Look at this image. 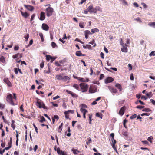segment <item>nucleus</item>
I'll list each match as a JSON object with an SVG mask.
<instances>
[{"label":"nucleus","instance_id":"nucleus-1","mask_svg":"<svg viewBox=\"0 0 155 155\" xmlns=\"http://www.w3.org/2000/svg\"><path fill=\"white\" fill-rule=\"evenodd\" d=\"M13 94L14 96L13 97H12L11 94L7 95L6 97V100L10 104L14 106L15 104L14 102L13 99H14L15 100H16L17 97L15 93H14Z\"/></svg>","mask_w":155,"mask_h":155},{"label":"nucleus","instance_id":"nucleus-8","mask_svg":"<svg viewBox=\"0 0 155 155\" xmlns=\"http://www.w3.org/2000/svg\"><path fill=\"white\" fill-rule=\"evenodd\" d=\"M114 81V79L111 77H108L106 78L104 81L105 83L106 84L111 83Z\"/></svg>","mask_w":155,"mask_h":155},{"label":"nucleus","instance_id":"nucleus-48","mask_svg":"<svg viewBox=\"0 0 155 155\" xmlns=\"http://www.w3.org/2000/svg\"><path fill=\"white\" fill-rule=\"evenodd\" d=\"M120 45H121V46H123L124 45V44L123 42L122 38H120Z\"/></svg>","mask_w":155,"mask_h":155},{"label":"nucleus","instance_id":"nucleus-10","mask_svg":"<svg viewBox=\"0 0 155 155\" xmlns=\"http://www.w3.org/2000/svg\"><path fill=\"white\" fill-rule=\"evenodd\" d=\"M66 92L68 94L71 95L73 97L76 98L78 97V96L74 93L72 92L68 91V90H66Z\"/></svg>","mask_w":155,"mask_h":155},{"label":"nucleus","instance_id":"nucleus-38","mask_svg":"<svg viewBox=\"0 0 155 155\" xmlns=\"http://www.w3.org/2000/svg\"><path fill=\"white\" fill-rule=\"evenodd\" d=\"M148 25L149 26H153L155 28V22H150Z\"/></svg>","mask_w":155,"mask_h":155},{"label":"nucleus","instance_id":"nucleus-30","mask_svg":"<svg viewBox=\"0 0 155 155\" xmlns=\"http://www.w3.org/2000/svg\"><path fill=\"white\" fill-rule=\"evenodd\" d=\"M51 45L52 47L53 48H55L56 47H57V48L58 47V46L56 44L55 42H51Z\"/></svg>","mask_w":155,"mask_h":155},{"label":"nucleus","instance_id":"nucleus-37","mask_svg":"<svg viewBox=\"0 0 155 155\" xmlns=\"http://www.w3.org/2000/svg\"><path fill=\"white\" fill-rule=\"evenodd\" d=\"M64 114L65 115V117L67 119H69V114L68 113V112H64Z\"/></svg>","mask_w":155,"mask_h":155},{"label":"nucleus","instance_id":"nucleus-34","mask_svg":"<svg viewBox=\"0 0 155 155\" xmlns=\"http://www.w3.org/2000/svg\"><path fill=\"white\" fill-rule=\"evenodd\" d=\"M72 151L73 152V153L75 155L77 154L78 153H76L77 152L78 153H79L80 151L77 150V149H72Z\"/></svg>","mask_w":155,"mask_h":155},{"label":"nucleus","instance_id":"nucleus-50","mask_svg":"<svg viewBox=\"0 0 155 155\" xmlns=\"http://www.w3.org/2000/svg\"><path fill=\"white\" fill-rule=\"evenodd\" d=\"M150 56H155V53L154 51H152L149 54Z\"/></svg>","mask_w":155,"mask_h":155},{"label":"nucleus","instance_id":"nucleus-33","mask_svg":"<svg viewBox=\"0 0 155 155\" xmlns=\"http://www.w3.org/2000/svg\"><path fill=\"white\" fill-rule=\"evenodd\" d=\"M2 143L1 146L2 147H5V140L2 139L1 140Z\"/></svg>","mask_w":155,"mask_h":155},{"label":"nucleus","instance_id":"nucleus-19","mask_svg":"<svg viewBox=\"0 0 155 155\" xmlns=\"http://www.w3.org/2000/svg\"><path fill=\"white\" fill-rule=\"evenodd\" d=\"M63 74H60L57 75L56 76L55 78L59 80H62L63 76H62Z\"/></svg>","mask_w":155,"mask_h":155},{"label":"nucleus","instance_id":"nucleus-15","mask_svg":"<svg viewBox=\"0 0 155 155\" xmlns=\"http://www.w3.org/2000/svg\"><path fill=\"white\" fill-rule=\"evenodd\" d=\"M42 28L44 30L47 31L49 30V27L47 24L45 23H43L42 25Z\"/></svg>","mask_w":155,"mask_h":155},{"label":"nucleus","instance_id":"nucleus-14","mask_svg":"<svg viewBox=\"0 0 155 155\" xmlns=\"http://www.w3.org/2000/svg\"><path fill=\"white\" fill-rule=\"evenodd\" d=\"M122 48H121V51L122 52L126 53L128 51V49L127 47H126L127 46V45L125 44L123 46H122Z\"/></svg>","mask_w":155,"mask_h":155},{"label":"nucleus","instance_id":"nucleus-28","mask_svg":"<svg viewBox=\"0 0 155 155\" xmlns=\"http://www.w3.org/2000/svg\"><path fill=\"white\" fill-rule=\"evenodd\" d=\"M143 111H145L147 112H151V110L148 108H144V109L142 110Z\"/></svg>","mask_w":155,"mask_h":155},{"label":"nucleus","instance_id":"nucleus-59","mask_svg":"<svg viewBox=\"0 0 155 155\" xmlns=\"http://www.w3.org/2000/svg\"><path fill=\"white\" fill-rule=\"evenodd\" d=\"M141 142H142V143L144 144H149V142L147 141H141Z\"/></svg>","mask_w":155,"mask_h":155},{"label":"nucleus","instance_id":"nucleus-43","mask_svg":"<svg viewBox=\"0 0 155 155\" xmlns=\"http://www.w3.org/2000/svg\"><path fill=\"white\" fill-rule=\"evenodd\" d=\"M5 107V104L0 103V108L1 109H4Z\"/></svg>","mask_w":155,"mask_h":155},{"label":"nucleus","instance_id":"nucleus-41","mask_svg":"<svg viewBox=\"0 0 155 155\" xmlns=\"http://www.w3.org/2000/svg\"><path fill=\"white\" fill-rule=\"evenodd\" d=\"M45 119L43 116H41V120L40 121V122L41 123H42L44 121H45Z\"/></svg>","mask_w":155,"mask_h":155},{"label":"nucleus","instance_id":"nucleus-54","mask_svg":"<svg viewBox=\"0 0 155 155\" xmlns=\"http://www.w3.org/2000/svg\"><path fill=\"white\" fill-rule=\"evenodd\" d=\"M153 139V137L152 136H151L150 137H149L148 138L147 140L149 141L150 143H152V140Z\"/></svg>","mask_w":155,"mask_h":155},{"label":"nucleus","instance_id":"nucleus-61","mask_svg":"<svg viewBox=\"0 0 155 155\" xmlns=\"http://www.w3.org/2000/svg\"><path fill=\"white\" fill-rule=\"evenodd\" d=\"M66 112H68V113L69 114V113H71V114H73L74 113V111L73 110H69L68 111H66Z\"/></svg>","mask_w":155,"mask_h":155},{"label":"nucleus","instance_id":"nucleus-17","mask_svg":"<svg viewBox=\"0 0 155 155\" xmlns=\"http://www.w3.org/2000/svg\"><path fill=\"white\" fill-rule=\"evenodd\" d=\"M20 12L22 16L25 18H27L29 16V14L27 12H24L21 11Z\"/></svg>","mask_w":155,"mask_h":155},{"label":"nucleus","instance_id":"nucleus-55","mask_svg":"<svg viewBox=\"0 0 155 155\" xmlns=\"http://www.w3.org/2000/svg\"><path fill=\"white\" fill-rule=\"evenodd\" d=\"M92 115H89V123L91 124L92 121Z\"/></svg>","mask_w":155,"mask_h":155},{"label":"nucleus","instance_id":"nucleus-5","mask_svg":"<svg viewBox=\"0 0 155 155\" xmlns=\"http://www.w3.org/2000/svg\"><path fill=\"white\" fill-rule=\"evenodd\" d=\"M97 88L95 85H91L89 90V92L90 93H94L97 91Z\"/></svg>","mask_w":155,"mask_h":155},{"label":"nucleus","instance_id":"nucleus-31","mask_svg":"<svg viewBox=\"0 0 155 155\" xmlns=\"http://www.w3.org/2000/svg\"><path fill=\"white\" fill-rule=\"evenodd\" d=\"M85 23L84 22L80 23H79V26L81 28H83L84 26L85 25Z\"/></svg>","mask_w":155,"mask_h":155},{"label":"nucleus","instance_id":"nucleus-23","mask_svg":"<svg viewBox=\"0 0 155 155\" xmlns=\"http://www.w3.org/2000/svg\"><path fill=\"white\" fill-rule=\"evenodd\" d=\"M80 110L81 112L83 113V115H85L88 112V111L85 109L81 108Z\"/></svg>","mask_w":155,"mask_h":155},{"label":"nucleus","instance_id":"nucleus-21","mask_svg":"<svg viewBox=\"0 0 155 155\" xmlns=\"http://www.w3.org/2000/svg\"><path fill=\"white\" fill-rule=\"evenodd\" d=\"M0 62H2L4 64H5V59L3 56H2L0 58Z\"/></svg>","mask_w":155,"mask_h":155},{"label":"nucleus","instance_id":"nucleus-20","mask_svg":"<svg viewBox=\"0 0 155 155\" xmlns=\"http://www.w3.org/2000/svg\"><path fill=\"white\" fill-rule=\"evenodd\" d=\"M79 81L82 82H88L89 81V80L88 78H86L85 79L83 78H81L80 77Z\"/></svg>","mask_w":155,"mask_h":155},{"label":"nucleus","instance_id":"nucleus-24","mask_svg":"<svg viewBox=\"0 0 155 155\" xmlns=\"http://www.w3.org/2000/svg\"><path fill=\"white\" fill-rule=\"evenodd\" d=\"M115 87L119 90V91H121L122 90L121 86L119 84L117 83L115 84Z\"/></svg>","mask_w":155,"mask_h":155},{"label":"nucleus","instance_id":"nucleus-4","mask_svg":"<svg viewBox=\"0 0 155 155\" xmlns=\"http://www.w3.org/2000/svg\"><path fill=\"white\" fill-rule=\"evenodd\" d=\"M80 87L82 90V92H86L88 90V85L84 83H81L79 84Z\"/></svg>","mask_w":155,"mask_h":155},{"label":"nucleus","instance_id":"nucleus-7","mask_svg":"<svg viewBox=\"0 0 155 155\" xmlns=\"http://www.w3.org/2000/svg\"><path fill=\"white\" fill-rule=\"evenodd\" d=\"M87 9L88 11L90 13H96V10L93 8L92 5H90Z\"/></svg>","mask_w":155,"mask_h":155},{"label":"nucleus","instance_id":"nucleus-40","mask_svg":"<svg viewBox=\"0 0 155 155\" xmlns=\"http://www.w3.org/2000/svg\"><path fill=\"white\" fill-rule=\"evenodd\" d=\"M80 107H81V108H82L84 109V108H87V106L84 104H82L81 105H80Z\"/></svg>","mask_w":155,"mask_h":155},{"label":"nucleus","instance_id":"nucleus-25","mask_svg":"<svg viewBox=\"0 0 155 155\" xmlns=\"http://www.w3.org/2000/svg\"><path fill=\"white\" fill-rule=\"evenodd\" d=\"M70 79V78L66 76H63L62 80H63L64 82H66L68 80H69Z\"/></svg>","mask_w":155,"mask_h":155},{"label":"nucleus","instance_id":"nucleus-51","mask_svg":"<svg viewBox=\"0 0 155 155\" xmlns=\"http://www.w3.org/2000/svg\"><path fill=\"white\" fill-rule=\"evenodd\" d=\"M146 95L147 97H148L149 98H150L152 96L151 92H150L149 93H147Z\"/></svg>","mask_w":155,"mask_h":155},{"label":"nucleus","instance_id":"nucleus-47","mask_svg":"<svg viewBox=\"0 0 155 155\" xmlns=\"http://www.w3.org/2000/svg\"><path fill=\"white\" fill-rule=\"evenodd\" d=\"M19 53H17L15 55H13L12 57L14 59H15L17 58L19 56Z\"/></svg>","mask_w":155,"mask_h":155},{"label":"nucleus","instance_id":"nucleus-52","mask_svg":"<svg viewBox=\"0 0 155 155\" xmlns=\"http://www.w3.org/2000/svg\"><path fill=\"white\" fill-rule=\"evenodd\" d=\"M149 115H150V114H149L147 113H143L142 114H141V115L142 116H144V115L148 116H149Z\"/></svg>","mask_w":155,"mask_h":155},{"label":"nucleus","instance_id":"nucleus-3","mask_svg":"<svg viewBox=\"0 0 155 155\" xmlns=\"http://www.w3.org/2000/svg\"><path fill=\"white\" fill-rule=\"evenodd\" d=\"M110 140H111L110 143L113 148L114 149L115 152L117 153H118L117 148L115 146V144L116 143V140L114 139V136H111L110 139Z\"/></svg>","mask_w":155,"mask_h":155},{"label":"nucleus","instance_id":"nucleus-12","mask_svg":"<svg viewBox=\"0 0 155 155\" xmlns=\"http://www.w3.org/2000/svg\"><path fill=\"white\" fill-rule=\"evenodd\" d=\"M108 88L112 93H116L117 91V89L111 86H108Z\"/></svg>","mask_w":155,"mask_h":155},{"label":"nucleus","instance_id":"nucleus-57","mask_svg":"<svg viewBox=\"0 0 155 155\" xmlns=\"http://www.w3.org/2000/svg\"><path fill=\"white\" fill-rule=\"evenodd\" d=\"M85 32V34L88 35V34H91V33L90 31L88 30H86L84 31Z\"/></svg>","mask_w":155,"mask_h":155},{"label":"nucleus","instance_id":"nucleus-18","mask_svg":"<svg viewBox=\"0 0 155 155\" xmlns=\"http://www.w3.org/2000/svg\"><path fill=\"white\" fill-rule=\"evenodd\" d=\"M55 151L57 152V153L59 155H61V152H63L62 150H61L59 147L57 148L56 147H55L54 148Z\"/></svg>","mask_w":155,"mask_h":155},{"label":"nucleus","instance_id":"nucleus-2","mask_svg":"<svg viewBox=\"0 0 155 155\" xmlns=\"http://www.w3.org/2000/svg\"><path fill=\"white\" fill-rule=\"evenodd\" d=\"M36 103V105L38 106L39 108H43L47 110H48L49 109V107L46 106L43 102L39 99L37 100Z\"/></svg>","mask_w":155,"mask_h":155},{"label":"nucleus","instance_id":"nucleus-45","mask_svg":"<svg viewBox=\"0 0 155 155\" xmlns=\"http://www.w3.org/2000/svg\"><path fill=\"white\" fill-rule=\"evenodd\" d=\"M29 37V34H27V35L26 36H25L24 37V38L25 39V41H27L28 38Z\"/></svg>","mask_w":155,"mask_h":155},{"label":"nucleus","instance_id":"nucleus-49","mask_svg":"<svg viewBox=\"0 0 155 155\" xmlns=\"http://www.w3.org/2000/svg\"><path fill=\"white\" fill-rule=\"evenodd\" d=\"M134 20L137 21H139L140 22H142V21H141V20L140 18L139 17H137L136 18H135L134 19Z\"/></svg>","mask_w":155,"mask_h":155},{"label":"nucleus","instance_id":"nucleus-60","mask_svg":"<svg viewBox=\"0 0 155 155\" xmlns=\"http://www.w3.org/2000/svg\"><path fill=\"white\" fill-rule=\"evenodd\" d=\"M38 146L37 145H36L35 146L34 148V150L35 152H36V150L38 149Z\"/></svg>","mask_w":155,"mask_h":155},{"label":"nucleus","instance_id":"nucleus-53","mask_svg":"<svg viewBox=\"0 0 155 155\" xmlns=\"http://www.w3.org/2000/svg\"><path fill=\"white\" fill-rule=\"evenodd\" d=\"M35 14H33L31 16V21L34 20L35 17Z\"/></svg>","mask_w":155,"mask_h":155},{"label":"nucleus","instance_id":"nucleus-35","mask_svg":"<svg viewBox=\"0 0 155 155\" xmlns=\"http://www.w3.org/2000/svg\"><path fill=\"white\" fill-rule=\"evenodd\" d=\"M39 35L40 36L41 41L43 42L44 41V40L43 37V34L42 33H40L39 34Z\"/></svg>","mask_w":155,"mask_h":155},{"label":"nucleus","instance_id":"nucleus-36","mask_svg":"<svg viewBox=\"0 0 155 155\" xmlns=\"http://www.w3.org/2000/svg\"><path fill=\"white\" fill-rule=\"evenodd\" d=\"M96 116L97 117H98L101 118H102V114L101 113H96Z\"/></svg>","mask_w":155,"mask_h":155},{"label":"nucleus","instance_id":"nucleus-46","mask_svg":"<svg viewBox=\"0 0 155 155\" xmlns=\"http://www.w3.org/2000/svg\"><path fill=\"white\" fill-rule=\"evenodd\" d=\"M144 106H142L140 105H138L136 107V108L141 109L142 108H144Z\"/></svg>","mask_w":155,"mask_h":155},{"label":"nucleus","instance_id":"nucleus-13","mask_svg":"<svg viewBox=\"0 0 155 155\" xmlns=\"http://www.w3.org/2000/svg\"><path fill=\"white\" fill-rule=\"evenodd\" d=\"M3 81L8 86L10 87H12V84L8 78H4Z\"/></svg>","mask_w":155,"mask_h":155},{"label":"nucleus","instance_id":"nucleus-63","mask_svg":"<svg viewBox=\"0 0 155 155\" xmlns=\"http://www.w3.org/2000/svg\"><path fill=\"white\" fill-rule=\"evenodd\" d=\"M19 48L18 46H16L14 48V49L15 50L17 51L18 50Z\"/></svg>","mask_w":155,"mask_h":155},{"label":"nucleus","instance_id":"nucleus-64","mask_svg":"<svg viewBox=\"0 0 155 155\" xmlns=\"http://www.w3.org/2000/svg\"><path fill=\"white\" fill-rule=\"evenodd\" d=\"M150 101L154 105H155V101L154 100L152 99H151L150 100Z\"/></svg>","mask_w":155,"mask_h":155},{"label":"nucleus","instance_id":"nucleus-58","mask_svg":"<svg viewBox=\"0 0 155 155\" xmlns=\"http://www.w3.org/2000/svg\"><path fill=\"white\" fill-rule=\"evenodd\" d=\"M53 118L55 119H56L57 120H58L59 118V117L57 115H54Z\"/></svg>","mask_w":155,"mask_h":155},{"label":"nucleus","instance_id":"nucleus-62","mask_svg":"<svg viewBox=\"0 0 155 155\" xmlns=\"http://www.w3.org/2000/svg\"><path fill=\"white\" fill-rule=\"evenodd\" d=\"M5 150L3 149L2 151L1 150V149L0 148V154L1 155H3L4 152H5Z\"/></svg>","mask_w":155,"mask_h":155},{"label":"nucleus","instance_id":"nucleus-56","mask_svg":"<svg viewBox=\"0 0 155 155\" xmlns=\"http://www.w3.org/2000/svg\"><path fill=\"white\" fill-rule=\"evenodd\" d=\"M104 77V75L103 74H101L100 75L99 79L100 80L103 79Z\"/></svg>","mask_w":155,"mask_h":155},{"label":"nucleus","instance_id":"nucleus-39","mask_svg":"<svg viewBox=\"0 0 155 155\" xmlns=\"http://www.w3.org/2000/svg\"><path fill=\"white\" fill-rule=\"evenodd\" d=\"M73 87L78 90H79V86L78 84H75L73 85Z\"/></svg>","mask_w":155,"mask_h":155},{"label":"nucleus","instance_id":"nucleus-42","mask_svg":"<svg viewBox=\"0 0 155 155\" xmlns=\"http://www.w3.org/2000/svg\"><path fill=\"white\" fill-rule=\"evenodd\" d=\"M125 139L128 141H131L132 140V138L130 136H125Z\"/></svg>","mask_w":155,"mask_h":155},{"label":"nucleus","instance_id":"nucleus-9","mask_svg":"<svg viewBox=\"0 0 155 155\" xmlns=\"http://www.w3.org/2000/svg\"><path fill=\"white\" fill-rule=\"evenodd\" d=\"M24 6L28 10L32 11L34 10V8L33 6L29 5H25Z\"/></svg>","mask_w":155,"mask_h":155},{"label":"nucleus","instance_id":"nucleus-29","mask_svg":"<svg viewBox=\"0 0 155 155\" xmlns=\"http://www.w3.org/2000/svg\"><path fill=\"white\" fill-rule=\"evenodd\" d=\"M87 142H86V144L89 145L90 143H91V140L90 138L89 137L88 138H87Z\"/></svg>","mask_w":155,"mask_h":155},{"label":"nucleus","instance_id":"nucleus-26","mask_svg":"<svg viewBox=\"0 0 155 155\" xmlns=\"http://www.w3.org/2000/svg\"><path fill=\"white\" fill-rule=\"evenodd\" d=\"M15 121L14 120H12V124L11 126L14 130L15 127Z\"/></svg>","mask_w":155,"mask_h":155},{"label":"nucleus","instance_id":"nucleus-22","mask_svg":"<svg viewBox=\"0 0 155 155\" xmlns=\"http://www.w3.org/2000/svg\"><path fill=\"white\" fill-rule=\"evenodd\" d=\"M75 54L76 56H85V54H82L81 52V51H77L76 52Z\"/></svg>","mask_w":155,"mask_h":155},{"label":"nucleus","instance_id":"nucleus-16","mask_svg":"<svg viewBox=\"0 0 155 155\" xmlns=\"http://www.w3.org/2000/svg\"><path fill=\"white\" fill-rule=\"evenodd\" d=\"M45 13L44 12H41L40 13V18L39 19L42 21L45 19Z\"/></svg>","mask_w":155,"mask_h":155},{"label":"nucleus","instance_id":"nucleus-6","mask_svg":"<svg viewBox=\"0 0 155 155\" xmlns=\"http://www.w3.org/2000/svg\"><path fill=\"white\" fill-rule=\"evenodd\" d=\"M46 15L47 17H49L52 15L54 12L53 9L51 7H48L46 9Z\"/></svg>","mask_w":155,"mask_h":155},{"label":"nucleus","instance_id":"nucleus-11","mask_svg":"<svg viewBox=\"0 0 155 155\" xmlns=\"http://www.w3.org/2000/svg\"><path fill=\"white\" fill-rule=\"evenodd\" d=\"M126 109V107L125 106L122 107L120 110L119 112V114L121 115L122 116L123 115L125 112V110Z\"/></svg>","mask_w":155,"mask_h":155},{"label":"nucleus","instance_id":"nucleus-27","mask_svg":"<svg viewBox=\"0 0 155 155\" xmlns=\"http://www.w3.org/2000/svg\"><path fill=\"white\" fill-rule=\"evenodd\" d=\"M91 31L93 33H94L96 32H97L99 31V30L97 28H94V29H91Z\"/></svg>","mask_w":155,"mask_h":155},{"label":"nucleus","instance_id":"nucleus-32","mask_svg":"<svg viewBox=\"0 0 155 155\" xmlns=\"http://www.w3.org/2000/svg\"><path fill=\"white\" fill-rule=\"evenodd\" d=\"M46 59L48 61H49L52 58V57L50 55H47L46 56Z\"/></svg>","mask_w":155,"mask_h":155},{"label":"nucleus","instance_id":"nucleus-44","mask_svg":"<svg viewBox=\"0 0 155 155\" xmlns=\"http://www.w3.org/2000/svg\"><path fill=\"white\" fill-rule=\"evenodd\" d=\"M137 116V114H134L133 115L131 116L130 117V119L132 120L133 119L136 118V117Z\"/></svg>","mask_w":155,"mask_h":155}]
</instances>
